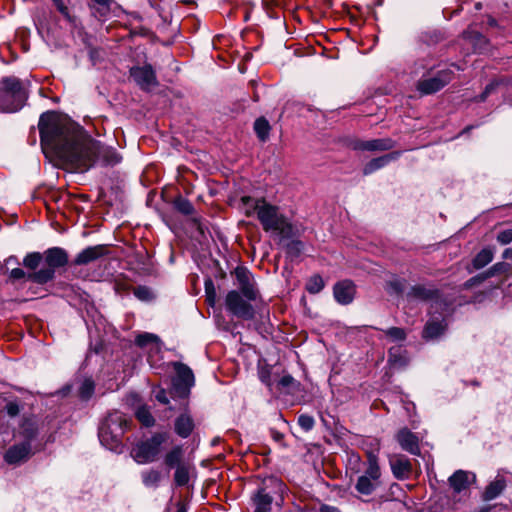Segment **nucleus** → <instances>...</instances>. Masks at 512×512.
<instances>
[{"mask_svg": "<svg viewBox=\"0 0 512 512\" xmlns=\"http://www.w3.org/2000/svg\"><path fill=\"white\" fill-rule=\"evenodd\" d=\"M38 127L44 153L56 156L75 170L87 171L96 160L106 165H116L122 160L114 148L102 146L79 125L56 112L42 114Z\"/></svg>", "mask_w": 512, "mask_h": 512, "instance_id": "f257e3e1", "label": "nucleus"}, {"mask_svg": "<svg viewBox=\"0 0 512 512\" xmlns=\"http://www.w3.org/2000/svg\"><path fill=\"white\" fill-rule=\"evenodd\" d=\"M241 202L246 216L256 213L265 232L275 234L281 239H288L294 235L292 223L279 212L278 207L263 198L254 199L249 196L242 197Z\"/></svg>", "mask_w": 512, "mask_h": 512, "instance_id": "f03ea898", "label": "nucleus"}, {"mask_svg": "<svg viewBox=\"0 0 512 512\" xmlns=\"http://www.w3.org/2000/svg\"><path fill=\"white\" fill-rule=\"evenodd\" d=\"M27 94L17 78H6L2 81L0 89V110L15 112L23 107Z\"/></svg>", "mask_w": 512, "mask_h": 512, "instance_id": "7ed1b4c3", "label": "nucleus"}, {"mask_svg": "<svg viewBox=\"0 0 512 512\" xmlns=\"http://www.w3.org/2000/svg\"><path fill=\"white\" fill-rule=\"evenodd\" d=\"M167 440L166 433H155L151 438L142 441L133 448L131 455L138 464H147L158 459L161 445Z\"/></svg>", "mask_w": 512, "mask_h": 512, "instance_id": "20e7f679", "label": "nucleus"}, {"mask_svg": "<svg viewBox=\"0 0 512 512\" xmlns=\"http://www.w3.org/2000/svg\"><path fill=\"white\" fill-rule=\"evenodd\" d=\"M225 304L227 309L238 318L252 319L254 317V309L249 300L242 297L236 290L228 292Z\"/></svg>", "mask_w": 512, "mask_h": 512, "instance_id": "39448f33", "label": "nucleus"}, {"mask_svg": "<svg viewBox=\"0 0 512 512\" xmlns=\"http://www.w3.org/2000/svg\"><path fill=\"white\" fill-rule=\"evenodd\" d=\"M176 376L173 379V391L180 397H186L190 388L194 385V375L192 370L182 363L175 365Z\"/></svg>", "mask_w": 512, "mask_h": 512, "instance_id": "423d86ee", "label": "nucleus"}, {"mask_svg": "<svg viewBox=\"0 0 512 512\" xmlns=\"http://www.w3.org/2000/svg\"><path fill=\"white\" fill-rule=\"evenodd\" d=\"M452 78L453 73L451 70H442L434 77L420 80L417 84V89L422 94H432L442 89Z\"/></svg>", "mask_w": 512, "mask_h": 512, "instance_id": "0eeeda50", "label": "nucleus"}, {"mask_svg": "<svg viewBox=\"0 0 512 512\" xmlns=\"http://www.w3.org/2000/svg\"><path fill=\"white\" fill-rule=\"evenodd\" d=\"M238 288L241 290L243 296L249 300L254 301L258 296V291L255 286V281L252 274L243 267H237L234 271Z\"/></svg>", "mask_w": 512, "mask_h": 512, "instance_id": "6e6552de", "label": "nucleus"}, {"mask_svg": "<svg viewBox=\"0 0 512 512\" xmlns=\"http://www.w3.org/2000/svg\"><path fill=\"white\" fill-rule=\"evenodd\" d=\"M134 81L144 90H149L157 85L155 72L151 65L134 67L130 70Z\"/></svg>", "mask_w": 512, "mask_h": 512, "instance_id": "1a4fd4ad", "label": "nucleus"}, {"mask_svg": "<svg viewBox=\"0 0 512 512\" xmlns=\"http://www.w3.org/2000/svg\"><path fill=\"white\" fill-rule=\"evenodd\" d=\"M122 436L123 434L119 428L111 430L107 427H100L99 429V439L101 444L107 449L117 453L122 451Z\"/></svg>", "mask_w": 512, "mask_h": 512, "instance_id": "9d476101", "label": "nucleus"}, {"mask_svg": "<svg viewBox=\"0 0 512 512\" xmlns=\"http://www.w3.org/2000/svg\"><path fill=\"white\" fill-rule=\"evenodd\" d=\"M396 440L401 448L413 455L420 453L419 439L410 430L403 428L396 434Z\"/></svg>", "mask_w": 512, "mask_h": 512, "instance_id": "9b49d317", "label": "nucleus"}, {"mask_svg": "<svg viewBox=\"0 0 512 512\" xmlns=\"http://www.w3.org/2000/svg\"><path fill=\"white\" fill-rule=\"evenodd\" d=\"M335 300L342 304H350L355 296V286L349 280H344L335 284L333 289Z\"/></svg>", "mask_w": 512, "mask_h": 512, "instance_id": "f8f14e48", "label": "nucleus"}, {"mask_svg": "<svg viewBox=\"0 0 512 512\" xmlns=\"http://www.w3.org/2000/svg\"><path fill=\"white\" fill-rule=\"evenodd\" d=\"M107 253L104 245L90 246L82 250L75 258L76 265H87L96 261Z\"/></svg>", "mask_w": 512, "mask_h": 512, "instance_id": "ddd939ff", "label": "nucleus"}, {"mask_svg": "<svg viewBox=\"0 0 512 512\" xmlns=\"http://www.w3.org/2000/svg\"><path fill=\"white\" fill-rule=\"evenodd\" d=\"M31 447L29 443L14 445L5 453V461L9 464H19L30 456Z\"/></svg>", "mask_w": 512, "mask_h": 512, "instance_id": "4468645a", "label": "nucleus"}, {"mask_svg": "<svg viewBox=\"0 0 512 512\" xmlns=\"http://www.w3.org/2000/svg\"><path fill=\"white\" fill-rule=\"evenodd\" d=\"M475 478L476 477L473 473L464 470H457L449 477V484L455 492L459 493L474 482Z\"/></svg>", "mask_w": 512, "mask_h": 512, "instance_id": "2eb2a0df", "label": "nucleus"}, {"mask_svg": "<svg viewBox=\"0 0 512 512\" xmlns=\"http://www.w3.org/2000/svg\"><path fill=\"white\" fill-rule=\"evenodd\" d=\"M391 469L393 475L397 479H406L409 477L412 471V465L410 461L401 455H396L390 460Z\"/></svg>", "mask_w": 512, "mask_h": 512, "instance_id": "dca6fc26", "label": "nucleus"}, {"mask_svg": "<svg viewBox=\"0 0 512 512\" xmlns=\"http://www.w3.org/2000/svg\"><path fill=\"white\" fill-rule=\"evenodd\" d=\"M394 142L389 139H373L367 141H359L355 144L354 148L357 150L366 151H385L393 148Z\"/></svg>", "mask_w": 512, "mask_h": 512, "instance_id": "f3484780", "label": "nucleus"}, {"mask_svg": "<svg viewBox=\"0 0 512 512\" xmlns=\"http://www.w3.org/2000/svg\"><path fill=\"white\" fill-rule=\"evenodd\" d=\"M45 261L51 269L62 267L68 262L66 251L59 247L50 248L45 252Z\"/></svg>", "mask_w": 512, "mask_h": 512, "instance_id": "a211bd4d", "label": "nucleus"}, {"mask_svg": "<svg viewBox=\"0 0 512 512\" xmlns=\"http://www.w3.org/2000/svg\"><path fill=\"white\" fill-rule=\"evenodd\" d=\"M130 421L127 419V417L119 412L114 411L110 413L105 420V422L102 424L101 427H107L108 429L113 430L114 428L121 429L122 434L125 433V431L129 428Z\"/></svg>", "mask_w": 512, "mask_h": 512, "instance_id": "6ab92c4d", "label": "nucleus"}, {"mask_svg": "<svg viewBox=\"0 0 512 512\" xmlns=\"http://www.w3.org/2000/svg\"><path fill=\"white\" fill-rule=\"evenodd\" d=\"M174 429L177 435L182 438H187L190 436L194 429V421L190 414L183 413L178 416L175 420Z\"/></svg>", "mask_w": 512, "mask_h": 512, "instance_id": "aec40b11", "label": "nucleus"}, {"mask_svg": "<svg viewBox=\"0 0 512 512\" xmlns=\"http://www.w3.org/2000/svg\"><path fill=\"white\" fill-rule=\"evenodd\" d=\"M136 344L141 348L150 347L156 351L160 350L161 341L159 337L152 333L139 334L135 339Z\"/></svg>", "mask_w": 512, "mask_h": 512, "instance_id": "412c9836", "label": "nucleus"}, {"mask_svg": "<svg viewBox=\"0 0 512 512\" xmlns=\"http://www.w3.org/2000/svg\"><path fill=\"white\" fill-rule=\"evenodd\" d=\"M446 329V325L443 321L439 320H430L427 322L424 331L423 337L426 339H435L442 335Z\"/></svg>", "mask_w": 512, "mask_h": 512, "instance_id": "4be33fe9", "label": "nucleus"}, {"mask_svg": "<svg viewBox=\"0 0 512 512\" xmlns=\"http://www.w3.org/2000/svg\"><path fill=\"white\" fill-rule=\"evenodd\" d=\"M273 498L264 489H260L254 497V512H270Z\"/></svg>", "mask_w": 512, "mask_h": 512, "instance_id": "5701e85b", "label": "nucleus"}, {"mask_svg": "<svg viewBox=\"0 0 512 512\" xmlns=\"http://www.w3.org/2000/svg\"><path fill=\"white\" fill-rule=\"evenodd\" d=\"M367 463L368 466L363 476H368L369 478L379 482L381 471L378 465L377 455L374 452L367 453Z\"/></svg>", "mask_w": 512, "mask_h": 512, "instance_id": "b1692460", "label": "nucleus"}, {"mask_svg": "<svg viewBox=\"0 0 512 512\" xmlns=\"http://www.w3.org/2000/svg\"><path fill=\"white\" fill-rule=\"evenodd\" d=\"M184 451L181 446H175L166 455L164 462L169 468H177L178 465H183Z\"/></svg>", "mask_w": 512, "mask_h": 512, "instance_id": "393cba45", "label": "nucleus"}, {"mask_svg": "<svg viewBox=\"0 0 512 512\" xmlns=\"http://www.w3.org/2000/svg\"><path fill=\"white\" fill-rule=\"evenodd\" d=\"M378 485V481L362 475L358 478L355 488L362 495H370Z\"/></svg>", "mask_w": 512, "mask_h": 512, "instance_id": "a878e982", "label": "nucleus"}, {"mask_svg": "<svg viewBox=\"0 0 512 512\" xmlns=\"http://www.w3.org/2000/svg\"><path fill=\"white\" fill-rule=\"evenodd\" d=\"M396 159V154H387L375 159H372L370 162H368L364 167V173L370 174L377 169H380L387 165L391 160Z\"/></svg>", "mask_w": 512, "mask_h": 512, "instance_id": "bb28decb", "label": "nucleus"}, {"mask_svg": "<svg viewBox=\"0 0 512 512\" xmlns=\"http://www.w3.org/2000/svg\"><path fill=\"white\" fill-rule=\"evenodd\" d=\"M141 478L146 487L156 488L162 479V474L159 470L148 469L141 473Z\"/></svg>", "mask_w": 512, "mask_h": 512, "instance_id": "cd10ccee", "label": "nucleus"}, {"mask_svg": "<svg viewBox=\"0 0 512 512\" xmlns=\"http://www.w3.org/2000/svg\"><path fill=\"white\" fill-rule=\"evenodd\" d=\"M506 484L504 479L497 478L495 481L491 482L489 486L486 488L483 498L486 501L493 500L496 498L505 488Z\"/></svg>", "mask_w": 512, "mask_h": 512, "instance_id": "c85d7f7f", "label": "nucleus"}, {"mask_svg": "<svg viewBox=\"0 0 512 512\" xmlns=\"http://www.w3.org/2000/svg\"><path fill=\"white\" fill-rule=\"evenodd\" d=\"M54 276V270L50 267L42 268L37 272L28 274L27 279L38 284H44L50 281Z\"/></svg>", "mask_w": 512, "mask_h": 512, "instance_id": "c756f323", "label": "nucleus"}, {"mask_svg": "<svg viewBox=\"0 0 512 512\" xmlns=\"http://www.w3.org/2000/svg\"><path fill=\"white\" fill-rule=\"evenodd\" d=\"M493 251L489 248L482 249L473 259V266L475 269H481L488 265L493 260Z\"/></svg>", "mask_w": 512, "mask_h": 512, "instance_id": "7c9ffc66", "label": "nucleus"}, {"mask_svg": "<svg viewBox=\"0 0 512 512\" xmlns=\"http://www.w3.org/2000/svg\"><path fill=\"white\" fill-rule=\"evenodd\" d=\"M135 416L137 420L146 427H151L155 423V419L146 405L138 407L135 411Z\"/></svg>", "mask_w": 512, "mask_h": 512, "instance_id": "2f4dec72", "label": "nucleus"}, {"mask_svg": "<svg viewBox=\"0 0 512 512\" xmlns=\"http://www.w3.org/2000/svg\"><path fill=\"white\" fill-rule=\"evenodd\" d=\"M388 361L393 367L400 368L408 363V358L405 355L401 354L400 347H392L389 350Z\"/></svg>", "mask_w": 512, "mask_h": 512, "instance_id": "473e14b6", "label": "nucleus"}, {"mask_svg": "<svg viewBox=\"0 0 512 512\" xmlns=\"http://www.w3.org/2000/svg\"><path fill=\"white\" fill-rule=\"evenodd\" d=\"M434 293L435 291L432 289H429L423 285H416L411 288L409 296L414 299L428 300L434 296Z\"/></svg>", "mask_w": 512, "mask_h": 512, "instance_id": "72a5a7b5", "label": "nucleus"}, {"mask_svg": "<svg viewBox=\"0 0 512 512\" xmlns=\"http://www.w3.org/2000/svg\"><path fill=\"white\" fill-rule=\"evenodd\" d=\"M254 130L261 141H266L270 132L269 122L263 117L258 118L254 123Z\"/></svg>", "mask_w": 512, "mask_h": 512, "instance_id": "f704fd0d", "label": "nucleus"}, {"mask_svg": "<svg viewBox=\"0 0 512 512\" xmlns=\"http://www.w3.org/2000/svg\"><path fill=\"white\" fill-rule=\"evenodd\" d=\"M174 481L177 486H184L189 482V467L186 464L178 465L174 474Z\"/></svg>", "mask_w": 512, "mask_h": 512, "instance_id": "c9c22d12", "label": "nucleus"}, {"mask_svg": "<svg viewBox=\"0 0 512 512\" xmlns=\"http://www.w3.org/2000/svg\"><path fill=\"white\" fill-rule=\"evenodd\" d=\"M323 287L324 281L322 277L319 275L312 276L306 284L307 291L312 294L320 292L323 289Z\"/></svg>", "mask_w": 512, "mask_h": 512, "instance_id": "e433bc0d", "label": "nucleus"}, {"mask_svg": "<svg viewBox=\"0 0 512 512\" xmlns=\"http://www.w3.org/2000/svg\"><path fill=\"white\" fill-rule=\"evenodd\" d=\"M42 260V255L39 252L29 253L25 256L23 264L25 267L34 270L36 269Z\"/></svg>", "mask_w": 512, "mask_h": 512, "instance_id": "4c0bfd02", "label": "nucleus"}, {"mask_svg": "<svg viewBox=\"0 0 512 512\" xmlns=\"http://www.w3.org/2000/svg\"><path fill=\"white\" fill-rule=\"evenodd\" d=\"M80 396L83 399H89L94 392V382L91 379H85L80 387Z\"/></svg>", "mask_w": 512, "mask_h": 512, "instance_id": "58836bf2", "label": "nucleus"}, {"mask_svg": "<svg viewBox=\"0 0 512 512\" xmlns=\"http://www.w3.org/2000/svg\"><path fill=\"white\" fill-rule=\"evenodd\" d=\"M298 424L299 426L304 430V431H310L314 425H315V420L312 416L310 415H307V414H301L299 415L298 417Z\"/></svg>", "mask_w": 512, "mask_h": 512, "instance_id": "ea45409f", "label": "nucleus"}, {"mask_svg": "<svg viewBox=\"0 0 512 512\" xmlns=\"http://www.w3.org/2000/svg\"><path fill=\"white\" fill-rule=\"evenodd\" d=\"M385 334L394 341H403L406 338L404 329L398 327H392L385 331Z\"/></svg>", "mask_w": 512, "mask_h": 512, "instance_id": "a19ab883", "label": "nucleus"}, {"mask_svg": "<svg viewBox=\"0 0 512 512\" xmlns=\"http://www.w3.org/2000/svg\"><path fill=\"white\" fill-rule=\"evenodd\" d=\"M503 267H504V265L502 263H497V264L493 265L484 275L474 277L470 280V282L481 281L488 277L494 276L496 273L500 272Z\"/></svg>", "mask_w": 512, "mask_h": 512, "instance_id": "79ce46f5", "label": "nucleus"}, {"mask_svg": "<svg viewBox=\"0 0 512 512\" xmlns=\"http://www.w3.org/2000/svg\"><path fill=\"white\" fill-rule=\"evenodd\" d=\"M205 292L207 301L210 305H214L216 299V291L212 280L208 279L205 282Z\"/></svg>", "mask_w": 512, "mask_h": 512, "instance_id": "37998d69", "label": "nucleus"}, {"mask_svg": "<svg viewBox=\"0 0 512 512\" xmlns=\"http://www.w3.org/2000/svg\"><path fill=\"white\" fill-rule=\"evenodd\" d=\"M497 241L502 244L506 245L512 242V229L503 230L498 233L497 235Z\"/></svg>", "mask_w": 512, "mask_h": 512, "instance_id": "c03bdc74", "label": "nucleus"}, {"mask_svg": "<svg viewBox=\"0 0 512 512\" xmlns=\"http://www.w3.org/2000/svg\"><path fill=\"white\" fill-rule=\"evenodd\" d=\"M303 244L301 241H292L287 245V252L291 255L297 256L301 253Z\"/></svg>", "mask_w": 512, "mask_h": 512, "instance_id": "a18cd8bd", "label": "nucleus"}, {"mask_svg": "<svg viewBox=\"0 0 512 512\" xmlns=\"http://www.w3.org/2000/svg\"><path fill=\"white\" fill-rule=\"evenodd\" d=\"M176 205H177V208L179 209V211H181L182 213H184L186 215H189L193 212V206L187 200L180 199L177 201Z\"/></svg>", "mask_w": 512, "mask_h": 512, "instance_id": "49530a36", "label": "nucleus"}, {"mask_svg": "<svg viewBox=\"0 0 512 512\" xmlns=\"http://www.w3.org/2000/svg\"><path fill=\"white\" fill-rule=\"evenodd\" d=\"M135 296L140 300H149L151 298V292L146 287H137L134 290Z\"/></svg>", "mask_w": 512, "mask_h": 512, "instance_id": "de8ad7c7", "label": "nucleus"}, {"mask_svg": "<svg viewBox=\"0 0 512 512\" xmlns=\"http://www.w3.org/2000/svg\"><path fill=\"white\" fill-rule=\"evenodd\" d=\"M154 396H155L156 400L162 404L169 403V400L167 398V395H166V392L164 389L154 390Z\"/></svg>", "mask_w": 512, "mask_h": 512, "instance_id": "09e8293b", "label": "nucleus"}, {"mask_svg": "<svg viewBox=\"0 0 512 512\" xmlns=\"http://www.w3.org/2000/svg\"><path fill=\"white\" fill-rule=\"evenodd\" d=\"M6 411L11 417H14L19 414V405L16 402H9L6 405Z\"/></svg>", "mask_w": 512, "mask_h": 512, "instance_id": "8fccbe9b", "label": "nucleus"}, {"mask_svg": "<svg viewBox=\"0 0 512 512\" xmlns=\"http://www.w3.org/2000/svg\"><path fill=\"white\" fill-rule=\"evenodd\" d=\"M52 1L62 15H64L65 17H69L68 8L64 4L63 0H52Z\"/></svg>", "mask_w": 512, "mask_h": 512, "instance_id": "3c124183", "label": "nucleus"}, {"mask_svg": "<svg viewBox=\"0 0 512 512\" xmlns=\"http://www.w3.org/2000/svg\"><path fill=\"white\" fill-rule=\"evenodd\" d=\"M28 275H26V273L24 272L23 269L21 268H14L11 270L10 272V277L12 279H15V280H19V279H22V278H27Z\"/></svg>", "mask_w": 512, "mask_h": 512, "instance_id": "603ef678", "label": "nucleus"}, {"mask_svg": "<svg viewBox=\"0 0 512 512\" xmlns=\"http://www.w3.org/2000/svg\"><path fill=\"white\" fill-rule=\"evenodd\" d=\"M320 512H340V510L333 506L322 505L320 508Z\"/></svg>", "mask_w": 512, "mask_h": 512, "instance_id": "864d4df0", "label": "nucleus"}, {"mask_svg": "<svg viewBox=\"0 0 512 512\" xmlns=\"http://www.w3.org/2000/svg\"><path fill=\"white\" fill-rule=\"evenodd\" d=\"M96 5L109 7L113 0H92Z\"/></svg>", "mask_w": 512, "mask_h": 512, "instance_id": "5fc2aeb1", "label": "nucleus"}, {"mask_svg": "<svg viewBox=\"0 0 512 512\" xmlns=\"http://www.w3.org/2000/svg\"><path fill=\"white\" fill-rule=\"evenodd\" d=\"M390 287H391L394 291H396L397 293H398V292H401V290H402V286H401V283H400V282H391V283H390Z\"/></svg>", "mask_w": 512, "mask_h": 512, "instance_id": "6e6d98bb", "label": "nucleus"}, {"mask_svg": "<svg viewBox=\"0 0 512 512\" xmlns=\"http://www.w3.org/2000/svg\"><path fill=\"white\" fill-rule=\"evenodd\" d=\"M503 258L512 260V247L504 250Z\"/></svg>", "mask_w": 512, "mask_h": 512, "instance_id": "4d7b16f0", "label": "nucleus"}, {"mask_svg": "<svg viewBox=\"0 0 512 512\" xmlns=\"http://www.w3.org/2000/svg\"><path fill=\"white\" fill-rule=\"evenodd\" d=\"M291 381H292V378H291V377H283V378L281 379V383H282V385H284V386L288 385Z\"/></svg>", "mask_w": 512, "mask_h": 512, "instance_id": "13d9d810", "label": "nucleus"}, {"mask_svg": "<svg viewBox=\"0 0 512 512\" xmlns=\"http://www.w3.org/2000/svg\"><path fill=\"white\" fill-rule=\"evenodd\" d=\"M493 89V85H489L486 87L485 92L482 96V99H485L486 95Z\"/></svg>", "mask_w": 512, "mask_h": 512, "instance_id": "bf43d9fd", "label": "nucleus"}, {"mask_svg": "<svg viewBox=\"0 0 512 512\" xmlns=\"http://www.w3.org/2000/svg\"><path fill=\"white\" fill-rule=\"evenodd\" d=\"M11 262H17V259L15 257H9L7 260H6V263L7 264H10Z\"/></svg>", "mask_w": 512, "mask_h": 512, "instance_id": "052dcab7", "label": "nucleus"}, {"mask_svg": "<svg viewBox=\"0 0 512 512\" xmlns=\"http://www.w3.org/2000/svg\"><path fill=\"white\" fill-rule=\"evenodd\" d=\"M176 512H186V510L183 507H181Z\"/></svg>", "mask_w": 512, "mask_h": 512, "instance_id": "680f3d73", "label": "nucleus"}, {"mask_svg": "<svg viewBox=\"0 0 512 512\" xmlns=\"http://www.w3.org/2000/svg\"><path fill=\"white\" fill-rule=\"evenodd\" d=\"M275 482L277 483V485H278L279 487H281V486H282V482L277 481V480H275Z\"/></svg>", "mask_w": 512, "mask_h": 512, "instance_id": "e2e57ef3", "label": "nucleus"}]
</instances>
